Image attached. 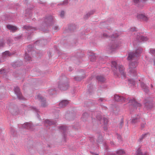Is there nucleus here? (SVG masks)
<instances>
[{
    "label": "nucleus",
    "mask_w": 155,
    "mask_h": 155,
    "mask_svg": "<svg viewBox=\"0 0 155 155\" xmlns=\"http://www.w3.org/2000/svg\"><path fill=\"white\" fill-rule=\"evenodd\" d=\"M7 28L13 32H15L17 30V28L16 27L11 25H7Z\"/></svg>",
    "instance_id": "13"
},
{
    "label": "nucleus",
    "mask_w": 155,
    "mask_h": 155,
    "mask_svg": "<svg viewBox=\"0 0 155 155\" xmlns=\"http://www.w3.org/2000/svg\"><path fill=\"white\" fill-rule=\"evenodd\" d=\"M124 125V120L123 118H122L120 122L119 125V127L120 128H121Z\"/></svg>",
    "instance_id": "27"
},
{
    "label": "nucleus",
    "mask_w": 155,
    "mask_h": 155,
    "mask_svg": "<svg viewBox=\"0 0 155 155\" xmlns=\"http://www.w3.org/2000/svg\"><path fill=\"white\" fill-rule=\"evenodd\" d=\"M24 28L28 30L33 29V28H32L31 27L28 25L25 26H24Z\"/></svg>",
    "instance_id": "29"
},
{
    "label": "nucleus",
    "mask_w": 155,
    "mask_h": 155,
    "mask_svg": "<svg viewBox=\"0 0 155 155\" xmlns=\"http://www.w3.org/2000/svg\"><path fill=\"white\" fill-rule=\"evenodd\" d=\"M58 128L61 130L63 136V139L64 141L66 142V137H67V134L66 133L67 130V127L65 126H61L59 127Z\"/></svg>",
    "instance_id": "5"
},
{
    "label": "nucleus",
    "mask_w": 155,
    "mask_h": 155,
    "mask_svg": "<svg viewBox=\"0 0 155 155\" xmlns=\"http://www.w3.org/2000/svg\"><path fill=\"white\" fill-rule=\"evenodd\" d=\"M140 39H141L143 41H146L148 40V38L147 37L144 36H141L140 37Z\"/></svg>",
    "instance_id": "33"
},
{
    "label": "nucleus",
    "mask_w": 155,
    "mask_h": 155,
    "mask_svg": "<svg viewBox=\"0 0 155 155\" xmlns=\"http://www.w3.org/2000/svg\"><path fill=\"white\" fill-rule=\"evenodd\" d=\"M145 107L147 110L151 109L154 105V103L151 99H145L144 102Z\"/></svg>",
    "instance_id": "2"
},
{
    "label": "nucleus",
    "mask_w": 155,
    "mask_h": 155,
    "mask_svg": "<svg viewBox=\"0 0 155 155\" xmlns=\"http://www.w3.org/2000/svg\"><path fill=\"white\" fill-rule=\"evenodd\" d=\"M12 54L10 53L9 51H6L3 53L2 56L4 58H5L6 56H9Z\"/></svg>",
    "instance_id": "21"
},
{
    "label": "nucleus",
    "mask_w": 155,
    "mask_h": 155,
    "mask_svg": "<svg viewBox=\"0 0 155 155\" xmlns=\"http://www.w3.org/2000/svg\"><path fill=\"white\" fill-rule=\"evenodd\" d=\"M141 86L144 91L146 93H147L149 91L148 87L146 85L143 83H141Z\"/></svg>",
    "instance_id": "15"
},
{
    "label": "nucleus",
    "mask_w": 155,
    "mask_h": 155,
    "mask_svg": "<svg viewBox=\"0 0 155 155\" xmlns=\"http://www.w3.org/2000/svg\"><path fill=\"white\" fill-rule=\"evenodd\" d=\"M110 155H116L115 154L113 153H110Z\"/></svg>",
    "instance_id": "50"
},
{
    "label": "nucleus",
    "mask_w": 155,
    "mask_h": 155,
    "mask_svg": "<svg viewBox=\"0 0 155 155\" xmlns=\"http://www.w3.org/2000/svg\"><path fill=\"white\" fill-rule=\"evenodd\" d=\"M129 81L130 83H131V81H133L132 80H129Z\"/></svg>",
    "instance_id": "53"
},
{
    "label": "nucleus",
    "mask_w": 155,
    "mask_h": 155,
    "mask_svg": "<svg viewBox=\"0 0 155 155\" xmlns=\"http://www.w3.org/2000/svg\"><path fill=\"white\" fill-rule=\"evenodd\" d=\"M37 98L41 102L42 107H45L48 106V104L45 97H37Z\"/></svg>",
    "instance_id": "7"
},
{
    "label": "nucleus",
    "mask_w": 155,
    "mask_h": 155,
    "mask_svg": "<svg viewBox=\"0 0 155 155\" xmlns=\"http://www.w3.org/2000/svg\"><path fill=\"white\" fill-rule=\"evenodd\" d=\"M64 11H61L60 15L61 17H62L64 16Z\"/></svg>",
    "instance_id": "37"
},
{
    "label": "nucleus",
    "mask_w": 155,
    "mask_h": 155,
    "mask_svg": "<svg viewBox=\"0 0 155 155\" xmlns=\"http://www.w3.org/2000/svg\"><path fill=\"white\" fill-rule=\"evenodd\" d=\"M31 109L34 110V111H35L36 113H38L39 112L38 110L36 109V108L34 107H31ZM37 117L38 118H39L40 116L39 115V114L38 113H37Z\"/></svg>",
    "instance_id": "24"
},
{
    "label": "nucleus",
    "mask_w": 155,
    "mask_h": 155,
    "mask_svg": "<svg viewBox=\"0 0 155 155\" xmlns=\"http://www.w3.org/2000/svg\"><path fill=\"white\" fill-rule=\"evenodd\" d=\"M4 43L3 42L0 41V46H3L4 45Z\"/></svg>",
    "instance_id": "41"
},
{
    "label": "nucleus",
    "mask_w": 155,
    "mask_h": 155,
    "mask_svg": "<svg viewBox=\"0 0 155 155\" xmlns=\"http://www.w3.org/2000/svg\"><path fill=\"white\" fill-rule=\"evenodd\" d=\"M10 155H15L13 154H10Z\"/></svg>",
    "instance_id": "59"
},
{
    "label": "nucleus",
    "mask_w": 155,
    "mask_h": 155,
    "mask_svg": "<svg viewBox=\"0 0 155 155\" xmlns=\"http://www.w3.org/2000/svg\"><path fill=\"white\" fill-rule=\"evenodd\" d=\"M68 3V0H65L64 1V2L63 3V5H65L67 4Z\"/></svg>",
    "instance_id": "39"
},
{
    "label": "nucleus",
    "mask_w": 155,
    "mask_h": 155,
    "mask_svg": "<svg viewBox=\"0 0 155 155\" xmlns=\"http://www.w3.org/2000/svg\"><path fill=\"white\" fill-rule=\"evenodd\" d=\"M134 3H137L139 2V0H134Z\"/></svg>",
    "instance_id": "44"
},
{
    "label": "nucleus",
    "mask_w": 155,
    "mask_h": 155,
    "mask_svg": "<svg viewBox=\"0 0 155 155\" xmlns=\"http://www.w3.org/2000/svg\"><path fill=\"white\" fill-rule=\"evenodd\" d=\"M22 127L23 128L31 131L33 130L34 129L33 126L30 123H25L22 125Z\"/></svg>",
    "instance_id": "6"
},
{
    "label": "nucleus",
    "mask_w": 155,
    "mask_h": 155,
    "mask_svg": "<svg viewBox=\"0 0 155 155\" xmlns=\"http://www.w3.org/2000/svg\"><path fill=\"white\" fill-rule=\"evenodd\" d=\"M150 52L151 53L155 55V49H151L150 50Z\"/></svg>",
    "instance_id": "36"
},
{
    "label": "nucleus",
    "mask_w": 155,
    "mask_h": 155,
    "mask_svg": "<svg viewBox=\"0 0 155 155\" xmlns=\"http://www.w3.org/2000/svg\"><path fill=\"white\" fill-rule=\"evenodd\" d=\"M116 153L118 154L121 155L124 153L125 152L123 150L120 149L117 151Z\"/></svg>",
    "instance_id": "26"
},
{
    "label": "nucleus",
    "mask_w": 155,
    "mask_h": 155,
    "mask_svg": "<svg viewBox=\"0 0 155 155\" xmlns=\"http://www.w3.org/2000/svg\"><path fill=\"white\" fill-rule=\"evenodd\" d=\"M75 79L76 80H78V79H77V77H75Z\"/></svg>",
    "instance_id": "58"
},
{
    "label": "nucleus",
    "mask_w": 155,
    "mask_h": 155,
    "mask_svg": "<svg viewBox=\"0 0 155 155\" xmlns=\"http://www.w3.org/2000/svg\"><path fill=\"white\" fill-rule=\"evenodd\" d=\"M146 124L145 123H142L141 125V129H142L143 128H144L145 127V125Z\"/></svg>",
    "instance_id": "38"
},
{
    "label": "nucleus",
    "mask_w": 155,
    "mask_h": 155,
    "mask_svg": "<svg viewBox=\"0 0 155 155\" xmlns=\"http://www.w3.org/2000/svg\"><path fill=\"white\" fill-rule=\"evenodd\" d=\"M25 58L26 60L30 61L31 60V58L29 56L28 54H26L25 56Z\"/></svg>",
    "instance_id": "30"
},
{
    "label": "nucleus",
    "mask_w": 155,
    "mask_h": 155,
    "mask_svg": "<svg viewBox=\"0 0 155 155\" xmlns=\"http://www.w3.org/2000/svg\"><path fill=\"white\" fill-rule=\"evenodd\" d=\"M117 69L116 68L117 70H118L119 73L118 72L117 74V75L119 76L120 75L121 77L123 78H125V77L126 74L124 72V68L123 66L122 65H120L118 66Z\"/></svg>",
    "instance_id": "4"
},
{
    "label": "nucleus",
    "mask_w": 155,
    "mask_h": 155,
    "mask_svg": "<svg viewBox=\"0 0 155 155\" xmlns=\"http://www.w3.org/2000/svg\"><path fill=\"white\" fill-rule=\"evenodd\" d=\"M56 122L55 121L47 119L44 121L45 125L46 127L48 126H50L52 125H55Z\"/></svg>",
    "instance_id": "10"
},
{
    "label": "nucleus",
    "mask_w": 155,
    "mask_h": 155,
    "mask_svg": "<svg viewBox=\"0 0 155 155\" xmlns=\"http://www.w3.org/2000/svg\"><path fill=\"white\" fill-rule=\"evenodd\" d=\"M91 14H90V13H88L87 14V15L85 16V18H87L88 16H89Z\"/></svg>",
    "instance_id": "40"
},
{
    "label": "nucleus",
    "mask_w": 155,
    "mask_h": 155,
    "mask_svg": "<svg viewBox=\"0 0 155 155\" xmlns=\"http://www.w3.org/2000/svg\"><path fill=\"white\" fill-rule=\"evenodd\" d=\"M103 100V98H101L100 99H99V101H102Z\"/></svg>",
    "instance_id": "48"
},
{
    "label": "nucleus",
    "mask_w": 155,
    "mask_h": 155,
    "mask_svg": "<svg viewBox=\"0 0 155 155\" xmlns=\"http://www.w3.org/2000/svg\"><path fill=\"white\" fill-rule=\"evenodd\" d=\"M125 97H113V100L116 101L122 102L123 101H125Z\"/></svg>",
    "instance_id": "17"
},
{
    "label": "nucleus",
    "mask_w": 155,
    "mask_h": 155,
    "mask_svg": "<svg viewBox=\"0 0 155 155\" xmlns=\"http://www.w3.org/2000/svg\"><path fill=\"white\" fill-rule=\"evenodd\" d=\"M104 130H107V128L106 127H104Z\"/></svg>",
    "instance_id": "52"
},
{
    "label": "nucleus",
    "mask_w": 155,
    "mask_h": 155,
    "mask_svg": "<svg viewBox=\"0 0 155 155\" xmlns=\"http://www.w3.org/2000/svg\"><path fill=\"white\" fill-rule=\"evenodd\" d=\"M96 119L98 120L99 121H100L102 119V118L101 115L100 114H99L98 115H97L96 116Z\"/></svg>",
    "instance_id": "32"
},
{
    "label": "nucleus",
    "mask_w": 155,
    "mask_h": 155,
    "mask_svg": "<svg viewBox=\"0 0 155 155\" xmlns=\"http://www.w3.org/2000/svg\"><path fill=\"white\" fill-rule=\"evenodd\" d=\"M109 154H107V155H108Z\"/></svg>",
    "instance_id": "61"
},
{
    "label": "nucleus",
    "mask_w": 155,
    "mask_h": 155,
    "mask_svg": "<svg viewBox=\"0 0 155 155\" xmlns=\"http://www.w3.org/2000/svg\"><path fill=\"white\" fill-rule=\"evenodd\" d=\"M151 87H153V85L152 84H151Z\"/></svg>",
    "instance_id": "57"
},
{
    "label": "nucleus",
    "mask_w": 155,
    "mask_h": 155,
    "mask_svg": "<svg viewBox=\"0 0 155 155\" xmlns=\"http://www.w3.org/2000/svg\"><path fill=\"white\" fill-rule=\"evenodd\" d=\"M69 103L68 101L63 100L61 101L59 104L60 108H64L66 107Z\"/></svg>",
    "instance_id": "11"
},
{
    "label": "nucleus",
    "mask_w": 155,
    "mask_h": 155,
    "mask_svg": "<svg viewBox=\"0 0 155 155\" xmlns=\"http://www.w3.org/2000/svg\"><path fill=\"white\" fill-rule=\"evenodd\" d=\"M103 140L102 135L99 134L97 140V142L100 143H101L103 142Z\"/></svg>",
    "instance_id": "22"
},
{
    "label": "nucleus",
    "mask_w": 155,
    "mask_h": 155,
    "mask_svg": "<svg viewBox=\"0 0 155 155\" xmlns=\"http://www.w3.org/2000/svg\"><path fill=\"white\" fill-rule=\"evenodd\" d=\"M140 121V116L139 115H137V116L131 120V123L134 124L139 122Z\"/></svg>",
    "instance_id": "12"
},
{
    "label": "nucleus",
    "mask_w": 155,
    "mask_h": 155,
    "mask_svg": "<svg viewBox=\"0 0 155 155\" xmlns=\"http://www.w3.org/2000/svg\"><path fill=\"white\" fill-rule=\"evenodd\" d=\"M89 116V115L87 113H84L82 116L81 119L82 120L84 121L86 120V119Z\"/></svg>",
    "instance_id": "19"
},
{
    "label": "nucleus",
    "mask_w": 155,
    "mask_h": 155,
    "mask_svg": "<svg viewBox=\"0 0 155 155\" xmlns=\"http://www.w3.org/2000/svg\"><path fill=\"white\" fill-rule=\"evenodd\" d=\"M11 133L13 136H15L16 134V132L14 129L11 128Z\"/></svg>",
    "instance_id": "25"
},
{
    "label": "nucleus",
    "mask_w": 155,
    "mask_h": 155,
    "mask_svg": "<svg viewBox=\"0 0 155 155\" xmlns=\"http://www.w3.org/2000/svg\"><path fill=\"white\" fill-rule=\"evenodd\" d=\"M111 143L112 144V143H113V142H112V143Z\"/></svg>",
    "instance_id": "60"
},
{
    "label": "nucleus",
    "mask_w": 155,
    "mask_h": 155,
    "mask_svg": "<svg viewBox=\"0 0 155 155\" xmlns=\"http://www.w3.org/2000/svg\"><path fill=\"white\" fill-rule=\"evenodd\" d=\"M132 84L133 85H135V83L134 82H133V83H132Z\"/></svg>",
    "instance_id": "54"
},
{
    "label": "nucleus",
    "mask_w": 155,
    "mask_h": 155,
    "mask_svg": "<svg viewBox=\"0 0 155 155\" xmlns=\"http://www.w3.org/2000/svg\"><path fill=\"white\" fill-rule=\"evenodd\" d=\"M18 100H23L24 99L25 97H17Z\"/></svg>",
    "instance_id": "43"
},
{
    "label": "nucleus",
    "mask_w": 155,
    "mask_h": 155,
    "mask_svg": "<svg viewBox=\"0 0 155 155\" xmlns=\"http://www.w3.org/2000/svg\"><path fill=\"white\" fill-rule=\"evenodd\" d=\"M147 134L148 133H146L144 134H143L139 138V141L140 142L145 137H146Z\"/></svg>",
    "instance_id": "23"
},
{
    "label": "nucleus",
    "mask_w": 155,
    "mask_h": 155,
    "mask_svg": "<svg viewBox=\"0 0 155 155\" xmlns=\"http://www.w3.org/2000/svg\"><path fill=\"white\" fill-rule=\"evenodd\" d=\"M103 121L104 122V126H106L108 123V120L107 118L104 117L103 119Z\"/></svg>",
    "instance_id": "28"
},
{
    "label": "nucleus",
    "mask_w": 155,
    "mask_h": 155,
    "mask_svg": "<svg viewBox=\"0 0 155 155\" xmlns=\"http://www.w3.org/2000/svg\"><path fill=\"white\" fill-rule=\"evenodd\" d=\"M136 155H147V153H143L141 151L140 148L139 147L136 151Z\"/></svg>",
    "instance_id": "18"
},
{
    "label": "nucleus",
    "mask_w": 155,
    "mask_h": 155,
    "mask_svg": "<svg viewBox=\"0 0 155 155\" xmlns=\"http://www.w3.org/2000/svg\"><path fill=\"white\" fill-rule=\"evenodd\" d=\"M112 67L114 68H116L117 67V63L115 61H112Z\"/></svg>",
    "instance_id": "31"
},
{
    "label": "nucleus",
    "mask_w": 155,
    "mask_h": 155,
    "mask_svg": "<svg viewBox=\"0 0 155 155\" xmlns=\"http://www.w3.org/2000/svg\"><path fill=\"white\" fill-rule=\"evenodd\" d=\"M117 135V138L120 140H121V137L120 136V135H119L118 134H116Z\"/></svg>",
    "instance_id": "35"
},
{
    "label": "nucleus",
    "mask_w": 155,
    "mask_h": 155,
    "mask_svg": "<svg viewBox=\"0 0 155 155\" xmlns=\"http://www.w3.org/2000/svg\"><path fill=\"white\" fill-rule=\"evenodd\" d=\"M68 85L67 83L58 84V87L61 90H66L68 87Z\"/></svg>",
    "instance_id": "8"
},
{
    "label": "nucleus",
    "mask_w": 155,
    "mask_h": 155,
    "mask_svg": "<svg viewBox=\"0 0 155 155\" xmlns=\"http://www.w3.org/2000/svg\"><path fill=\"white\" fill-rule=\"evenodd\" d=\"M18 113V112H16V113L12 112V113L13 114H16V113Z\"/></svg>",
    "instance_id": "51"
},
{
    "label": "nucleus",
    "mask_w": 155,
    "mask_h": 155,
    "mask_svg": "<svg viewBox=\"0 0 155 155\" xmlns=\"http://www.w3.org/2000/svg\"><path fill=\"white\" fill-rule=\"evenodd\" d=\"M70 116V115L69 114H66V115H65V118H66V117L69 116Z\"/></svg>",
    "instance_id": "49"
},
{
    "label": "nucleus",
    "mask_w": 155,
    "mask_h": 155,
    "mask_svg": "<svg viewBox=\"0 0 155 155\" xmlns=\"http://www.w3.org/2000/svg\"><path fill=\"white\" fill-rule=\"evenodd\" d=\"M91 153L93 155H98L97 154H95V153H92L91 152Z\"/></svg>",
    "instance_id": "47"
},
{
    "label": "nucleus",
    "mask_w": 155,
    "mask_h": 155,
    "mask_svg": "<svg viewBox=\"0 0 155 155\" xmlns=\"http://www.w3.org/2000/svg\"><path fill=\"white\" fill-rule=\"evenodd\" d=\"M102 108L103 109H105V110H106L107 108V107H105V106H103V107H102Z\"/></svg>",
    "instance_id": "45"
},
{
    "label": "nucleus",
    "mask_w": 155,
    "mask_h": 155,
    "mask_svg": "<svg viewBox=\"0 0 155 155\" xmlns=\"http://www.w3.org/2000/svg\"><path fill=\"white\" fill-rule=\"evenodd\" d=\"M52 90H50V91H49V92H50H50H52Z\"/></svg>",
    "instance_id": "55"
},
{
    "label": "nucleus",
    "mask_w": 155,
    "mask_h": 155,
    "mask_svg": "<svg viewBox=\"0 0 155 155\" xmlns=\"http://www.w3.org/2000/svg\"><path fill=\"white\" fill-rule=\"evenodd\" d=\"M91 56H90V58H91V61H94L93 60H92V59H91Z\"/></svg>",
    "instance_id": "56"
},
{
    "label": "nucleus",
    "mask_w": 155,
    "mask_h": 155,
    "mask_svg": "<svg viewBox=\"0 0 155 155\" xmlns=\"http://www.w3.org/2000/svg\"><path fill=\"white\" fill-rule=\"evenodd\" d=\"M14 91L17 94V97H21V94L20 91V89L18 87H16L15 88Z\"/></svg>",
    "instance_id": "16"
},
{
    "label": "nucleus",
    "mask_w": 155,
    "mask_h": 155,
    "mask_svg": "<svg viewBox=\"0 0 155 155\" xmlns=\"http://www.w3.org/2000/svg\"><path fill=\"white\" fill-rule=\"evenodd\" d=\"M137 18L140 19H142L144 21H146L148 20V18L142 14H139L137 15Z\"/></svg>",
    "instance_id": "14"
},
{
    "label": "nucleus",
    "mask_w": 155,
    "mask_h": 155,
    "mask_svg": "<svg viewBox=\"0 0 155 155\" xmlns=\"http://www.w3.org/2000/svg\"><path fill=\"white\" fill-rule=\"evenodd\" d=\"M143 50L141 48H139L136 51L135 53L133 52H130L128 55V60H130L135 57L138 56L142 51Z\"/></svg>",
    "instance_id": "3"
},
{
    "label": "nucleus",
    "mask_w": 155,
    "mask_h": 155,
    "mask_svg": "<svg viewBox=\"0 0 155 155\" xmlns=\"http://www.w3.org/2000/svg\"><path fill=\"white\" fill-rule=\"evenodd\" d=\"M89 140H90L91 142L92 143H93L95 141L93 137H89Z\"/></svg>",
    "instance_id": "34"
},
{
    "label": "nucleus",
    "mask_w": 155,
    "mask_h": 155,
    "mask_svg": "<svg viewBox=\"0 0 155 155\" xmlns=\"http://www.w3.org/2000/svg\"><path fill=\"white\" fill-rule=\"evenodd\" d=\"M58 26H55L54 27L53 29L54 30V31H56L58 29Z\"/></svg>",
    "instance_id": "42"
},
{
    "label": "nucleus",
    "mask_w": 155,
    "mask_h": 155,
    "mask_svg": "<svg viewBox=\"0 0 155 155\" xmlns=\"http://www.w3.org/2000/svg\"><path fill=\"white\" fill-rule=\"evenodd\" d=\"M137 65V63L136 62H132L130 63L129 65V71L131 74L133 76H135L136 71L135 68Z\"/></svg>",
    "instance_id": "1"
},
{
    "label": "nucleus",
    "mask_w": 155,
    "mask_h": 155,
    "mask_svg": "<svg viewBox=\"0 0 155 155\" xmlns=\"http://www.w3.org/2000/svg\"><path fill=\"white\" fill-rule=\"evenodd\" d=\"M97 78L99 81L101 82H103L105 81V79L104 77L101 76H97Z\"/></svg>",
    "instance_id": "20"
},
{
    "label": "nucleus",
    "mask_w": 155,
    "mask_h": 155,
    "mask_svg": "<svg viewBox=\"0 0 155 155\" xmlns=\"http://www.w3.org/2000/svg\"><path fill=\"white\" fill-rule=\"evenodd\" d=\"M129 103H131L132 105L136 107H140L141 106V104L137 102L134 98L129 100Z\"/></svg>",
    "instance_id": "9"
},
{
    "label": "nucleus",
    "mask_w": 155,
    "mask_h": 155,
    "mask_svg": "<svg viewBox=\"0 0 155 155\" xmlns=\"http://www.w3.org/2000/svg\"><path fill=\"white\" fill-rule=\"evenodd\" d=\"M114 97H121L120 96H119L117 94H115V95H114Z\"/></svg>",
    "instance_id": "46"
}]
</instances>
